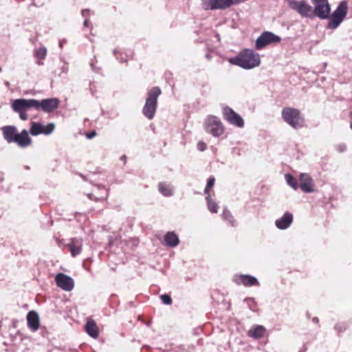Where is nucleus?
Here are the masks:
<instances>
[{"instance_id":"obj_1","label":"nucleus","mask_w":352,"mask_h":352,"mask_svg":"<svg viewBox=\"0 0 352 352\" xmlns=\"http://www.w3.org/2000/svg\"><path fill=\"white\" fill-rule=\"evenodd\" d=\"M3 138L8 143H16L21 148H25L30 146L32 140L28 135L27 130L23 129L20 133L14 126L8 125L1 128Z\"/></svg>"},{"instance_id":"obj_2","label":"nucleus","mask_w":352,"mask_h":352,"mask_svg":"<svg viewBox=\"0 0 352 352\" xmlns=\"http://www.w3.org/2000/svg\"><path fill=\"white\" fill-rule=\"evenodd\" d=\"M229 62L244 69H252L261 63L258 54L250 49H243L236 56L229 59Z\"/></svg>"},{"instance_id":"obj_3","label":"nucleus","mask_w":352,"mask_h":352,"mask_svg":"<svg viewBox=\"0 0 352 352\" xmlns=\"http://www.w3.org/2000/svg\"><path fill=\"white\" fill-rule=\"evenodd\" d=\"M162 91L159 87H154L148 90L142 113L145 117L152 120L155 114L157 107V98L161 95Z\"/></svg>"},{"instance_id":"obj_4","label":"nucleus","mask_w":352,"mask_h":352,"mask_svg":"<svg viewBox=\"0 0 352 352\" xmlns=\"http://www.w3.org/2000/svg\"><path fill=\"white\" fill-rule=\"evenodd\" d=\"M283 120L294 129H300L305 125V119L300 110L293 107H285L281 112Z\"/></svg>"},{"instance_id":"obj_5","label":"nucleus","mask_w":352,"mask_h":352,"mask_svg":"<svg viewBox=\"0 0 352 352\" xmlns=\"http://www.w3.org/2000/svg\"><path fill=\"white\" fill-rule=\"evenodd\" d=\"M348 12V4L346 1L340 2L337 8L331 14L328 19L327 28L334 30L337 28L340 24L346 18Z\"/></svg>"},{"instance_id":"obj_6","label":"nucleus","mask_w":352,"mask_h":352,"mask_svg":"<svg viewBox=\"0 0 352 352\" xmlns=\"http://www.w3.org/2000/svg\"><path fill=\"white\" fill-rule=\"evenodd\" d=\"M205 129L214 137L221 136L223 134L225 131L224 126L219 118L213 116L207 118Z\"/></svg>"},{"instance_id":"obj_7","label":"nucleus","mask_w":352,"mask_h":352,"mask_svg":"<svg viewBox=\"0 0 352 352\" xmlns=\"http://www.w3.org/2000/svg\"><path fill=\"white\" fill-rule=\"evenodd\" d=\"M289 8L303 17L312 19L313 16V8L308 4L305 1L297 0H287Z\"/></svg>"},{"instance_id":"obj_8","label":"nucleus","mask_w":352,"mask_h":352,"mask_svg":"<svg viewBox=\"0 0 352 352\" xmlns=\"http://www.w3.org/2000/svg\"><path fill=\"white\" fill-rule=\"evenodd\" d=\"M314 5L313 16H318L320 19H327L329 17L331 6L328 0H311Z\"/></svg>"},{"instance_id":"obj_9","label":"nucleus","mask_w":352,"mask_h":352,"mask_svg":"<svg viewBox=\"0 0 352 352\" xmlns=\"http://www.w3.org/2000/svg\"><path fill=\"white\" fill-rule=\"evenodd\" d=\"M37 100L20 98L14 100L12 103V108L14 111H27L30 109L36 110Z\"/></svg>"},{"instance_id":"obj_10","label":"nucleus","mask_w":352,"mask_h":352,"mask_svg":"<svg viewBox=\"0 0 352 352\" xmlns=\"http://www.w3.org/2000/svg\"><path fill=\"white\" fill-rule=\"evenodd\" d=\"M59 104L60 100L56 98H46L41 100H37L36 110L51 113L56 110Z\"/></svg>"},{"instance_id":"obj_11","label":"nucleus","mask_w":352,"mask_h":352,"mask_svg":"<svg viewBox=\"0 0 352 352\" xmlns=\"http://www.w3.org/2000/svg\"><path fill=\"white\" fill-rule=\"evenodd\" d=\"M223 118L230 124L234 125L239 128L243 127L244 121L243 118L230 107H226L223 108Z\"/></svg>"},{"instance_id":"obj_12","label":"nucleus","mask_w":352,"mask_h":352,"mask_svg":"<svg viewBox=\"0 0 352 352\" xmlns=\"http://www.w3.org/2000/svg\"><path fill=\"white\" fill-rule=\"evenodd\" d=\"M54 129L55 125L54 123H49L44 126L39 122H31L30 133L34 136L39 134L50 135L54 131Z\"/></svg>"},{"instance_id":"obj_13","label":"nucleus","mask_w":352,"mask_h":352,"mask_svg":"<svg viewBox=\"0 0 352 352\" xmlns=\"http://www.w3.org/2000/svg\"><path fill=\"white\" fill-rule=\"evenodd\" d=\"M230 7L229 0H202L204 10H226Z\"/></svg>"},{"instance_id":"obj_14","label":"nucleus","mask_w":352,"mask_h":352,"mask_svg":"<svg viewBox=\"0 0 352 352\" xmlns=\"http://www.w3.org/2000/svg\"><path fill=\"white\" fill-rule=\"evenodd\" d=\"M55 279L57 285L65 291H71L74 288L73 279L64 274H58Z\"/></svg>"},{"instance_id":"obj_15","label":"nucleus","mask_w":352,"mask_h":352,"mask_svg":"<svg viewBox=\"0 0 352 352\" xmlns=\"http://www.w3.org/2000/svg\"><path fill=\"white\" fill-rule=\"evenodd\" d=\"M299 187L305 192H311L314 190V185L313 179L307 173H301L300 175Z\"/></svg>"},{"instance_id":"obj_16","label":"nucleus","mask_w":352,"mask_h":352,"mask_svg":"<svg viewBox=\"0 0 352 352\" xmlns=\"http://www.w3.org/2000/svg\"><path fill=\"white\" fill-rule=\"evenodd\" d=\"M29 327L34 331L37 330L39 327V318L36 312L30 311L27 316Z\"/></svg>"},{"instance_id":"obj_17","label":"nucleus","mask_w":352,"mask_h":352,"mask_svg":"<svg viewBox=\"0 0 352 352\" xmlns=\"http://www.w3.org/2000/svg\"><path fill=\"white\" fill-rule=\"evenodd\" d=\"M87 333L92 338H97L98 336V330L96 323L93 320H89L85 326Z\"/></svg>"},{"instance_id":"obj_18","label":"nucleus","mask_w":352,"mask_h":352,"mask_svg":"<svg viewBox=\"0 0 352 352\" xmlns=\"http://www.w3.org/2000/svg\"><path fill=\"white\" fill-rule=\"evenodd\" d=\"M164 240L167 245L175 247L179 243L178 236L172 232H168L164 237Z\"/></svg>"},{"instance_id":"obj_19","label":"nucleus","mask_w":352,"mask_h":352,"mask_svg":"<svg viewBox=\"0 0 352 352\" xmlns=\"http://www.w3.org/2000/svg\"><path fill=\"white\" fill-rule=\"evenodd\" d=\"M159 191L166 197H170L173 195V190L170 186L164 182H160L158 184Z\"/></svg>"},{"instance_id":"obj_20","label":"nucleus","mask_w":352,"mask_h":352,"mask_svg":"<svg viewBox=\"0 0 352 352\" xmlns=\"http://www.w3.org/2000/svg\"><path fill=\"white\" fill-rule=\"evenodd\" d=\"M239 280L245 285V286H252L254 285L257 283V280L256 278L247 275H242L239 277Z\"/></svg>"},{"instance_id":"obj_21","label":"nucleus","mask_w":352,"mask_h":352,"mask_svg":"<svg viewBox=\"0 0 352 352\" xmlns=\"http://www.w3.org/2000/svg\"><path fill=\"white\" fill-rule=\"evenodd\" d=\"M67 245L73 256L78 254L81 251V243L78 241H72Z\"/></svg>"},{"instance_id":"obj_22","label":"nucleus","mask_w":352,"mask_h":352,"mask_svg":"<svg viewBox=\"0 0 352 352\" xmlns=\"http://www.w3.org/2000/svg\"><path fill=\"white\" fill-rule=\"evenodd\" d=\"M264 333V329L262 326H256L248 332V335L254 338H259L263 336Z\"/></svg>"},{"instance_id":"obj_23","label":"nucleus","mask_w":352,"mask_h":352,"mask_svg":"<svg viewBox=\"0 0 352 352\" xmlns=\"http://www.w3.org/2000/svg\"><path fill=\"white\" fill-rule=\"evenodd\" d=\"M281 38L270 32L265 31V45L270 43H278L280 41Z\"/></svg>"},{"instance_id":"obj_24","label":"nucleus","mask_w":352,"mask_h":352,"mask_svg":"<svg viewBox=\"0 0 352 352\" xmlns=\"http://www.w3.org/2000/svg\"><path fill=\"white\" fill-rule=\"evenodd\" d=\"M46 55L47 50L44 47H40L35 51L34 56L38 60H39V61L38 62V65H43L41 60L45 58Z\"/></svg>"},{"instance_id":"obj_25","label":"nucleus","mask_w":352,"mask_h":352,"mask_svg":"<svg viewBox=\"0 0 352 352\" xmlns=\"http://www.w3.org/2000/svg\"><path fill=\"white\" fill-rule=\"evenodd\" d=\"M285 179L287 184L290 186L292 188H293L294 190L298 189V188L299 187V184L298 183L297 179L291 174H286Z\"/></svg>"},{"instance_id":"obj_26","label":"nucleus","mask_w":352,"mask_h":352,"mask_svg":"<svg viewBox=\"0 0 352 352\" xmlns=\"http://www.w3.org/2000/svg\"><path fill=\"white\" fill-rule=\"evenodd\" d=\"M207 200L208 207L209 210L211 212L217 213L218 211V205L217 204L211 199L210 196H206V197Z\"/></svg>"},{"instance_id":"obj_27","label":"nucleus","mask_w":352,"mask_h":352,"mask_svg":"<svg viewBox=\"0 0 352 352\" xmlns=\"http://www.w3.org/2000/svg\"><path fill=\"white\" fill-rule=\"evenodd\" d=\"M215 183V178L214 177H210L208 178L207 181V184L204 189V192L207 196H210V190L213 188Z\"/></svg>"},{"instance_id":"obj_28","label":"nucleus","mask_w":352,"mask_h":352,"mask_svg":"<svg viewBox=\"0 0 352 352\" xmlns=\"http://www.w3.org/2000/svg\"><path fill=\"white\" fill-rule=\"evenodd\" d=\"M264 47V32H263L256 41V48L261 50Z\"/></svg>"},{"instance_id":"obj_29","label":"nucleus","mask_w":352,"mask_h":352,"mask_svg":"<svg viewBox=\"0 0 352 352\" xmlns=\"http://www.w3.org/2000/svg\"><path fill=\"white\" fill-rule=\"evenodd\" d=\"M292 221H276V225L279 229L287 228Z\"/></svg>"},{"instance_id":"obj_30","label":"nucleus","mask_w":352,"mask_h":352,"mask_svg":"<svg viewBox=\"0 0 352 352\" xmlns=\"http://www.w3.org/2000/svg\"><path fill=\"white\" fill-rule=\"evenodd\" d=\"M161 300H162V302L166 304V305H170L171 304V298L170 297L167 295V294H163L161 296Z\"/></svg>"},{"instance_id":"obj_31","label":"nucleus","mask_w":352,"mask_h":352,"mask_svg":"<svg viewBox=\"0 0 352 352\" xmlns=\"http://www.w3.org/2000/svg\"><path fill=\"white\" fill-rule=\"evenodd\" d=\"M197 147L199 151H204L207 148V144L203 141H199L197 143Z\"/></svg>"},{"instance_id":"obj_32","label":"nucleus","mask_w":352,"mask_h":352,"mask_svg":"<svg viewBox=\"0 0 352 352\" xmlns=\"http://www.w3.org/2000/svg\"><path fill=\"white\" fill-rule=\"evenodd\" d=\"M279 220H293V215L289 212H286Z\"/></svg>"},{"instance_id":"obj_33","label":"nucleus","mask_w":352,"mask_h":352,"mask_svg":"<svg viewBox=\"0 0 352 352\" xmlns=\"http://www.w3.org/2000/svg\"><path fill=\"white\" fill-rule=\"evenodd\" d=\"M19 114V117L22 120H26L28 118V114L26 113V111H16Z\"/></svg>"},{"instance_id":"obj_34","label":"nucleus","mask_w":352,"mask_h":352,"mask_svg":"<svg viewBox=\"0 0 352 352\" xmlns=\"http://www.w3.org/2000/svg\"><path fill=\"white\" fill-rule=\"evenodd\" d=\"M86 135L87 138L91 139L96 135V132L95 131H93L90 133H87Z\"/></svg>"},{"instance_id":"obj_35","label":"nucleus","mask_w":352,"mask_h":352,"mask_svg":"<svg viewBox=\"0 0 352 352\" xmlns=\"http://www.w3.org/2000/svg\"><path fill=\"white\" fill-rule=\"evenodd\" d=\"M223 217L225 219H228L230 217V214L229 211H224L223 212Z\"/></svg>"},{"instance_id":"obj_36","label":"nucleus","mask_w":352,"mask_h":352,"mask_svg":"<svg viewBox=\"0 0 352 352\" xmlns=\"http://www.w3.org/2000/svg\"><path fill=\"white\" fill-rule=\"evenodd\" d=\"M81 13L83 16H87V15L89 14V10H82Z\"/></svg>"},{"instance_id":"obj_37","label":"nucleus","mask_w":352,"mask_h":352,"mask_svg":"<svg viewBox=\"0 0 352 352\" xmlns=\"http://www.w3.org/2000/svg\"><path fill=\"white\" fill-rule=\"evenodd\" d=\"M89 20H88L87 19H86L85 20V21H84V25H85V27H88V26H89Z\"/></svg>"},{"instance_id":"obj_38","label":"nucleus","mask_w":352,"mask_h":352,"mask_svg":"<svg viewBox=\"0 0 352 352\" xmlns=\"http://www.w3.org/2000/svg\"><path fill=\"white\" fill-rule=\"evenodd\" d=\"M340 151H344L345 149H346V146L345 145H342V146H340Z\"/></svg>"},{"instance_id":"obj_39","label":"nucleus","mask_w":352,"mask_h":352,"mask_svg":"<svg viewBox=\"0 0 352 352\" xmlns=\"http://www.w3.org/2000/svg\"><path fill=\"white\" fill-rule=\"evenodd\" d=\"M103 198H104V196H102V197H101L100 198H96L95 200H100V199H102Z\"/></svg>"},{"instance_id":"obj_40","label":"nucleus","mask_w":352,"mask_h":352,"mask_svg":"<svg viewBox=\"0 0 352 352\" xmlns=\"http://www.w3.org/2000/svg\"><path fill=\"white\" fill-rule=\"evenodd\" d=\"M102 190L104 191V195H106V190H105V188H102Z\"/></svg>"},{"instance_id":"obj_41","label":"nucleus","mask_w":352,"mask_h":352,"mask_svg":"<svg viewBox=\"0 0 352 352\" xmlns=\"http://www.w3.org/2000/svg\"><path fill=\"white\" fill-rule=\"evenodd\" d=\"M92 196H94L93 194L89 195V197L90 199H92Z\"/></svg>"},{"instance_id":"obj_42","label":"nucleus","mask_w":352,"mask_h":352,"mask_svg":"<svg viewBox=\"0 0 352 352\" xmlns=\"http://www.w3.org/2000/svg\"><path fill=\"white\" fill-rule=\"evenodd\" d=\"M350 126H351V129H352V121H351V122Z\"/></svg>"}]
</instances>
